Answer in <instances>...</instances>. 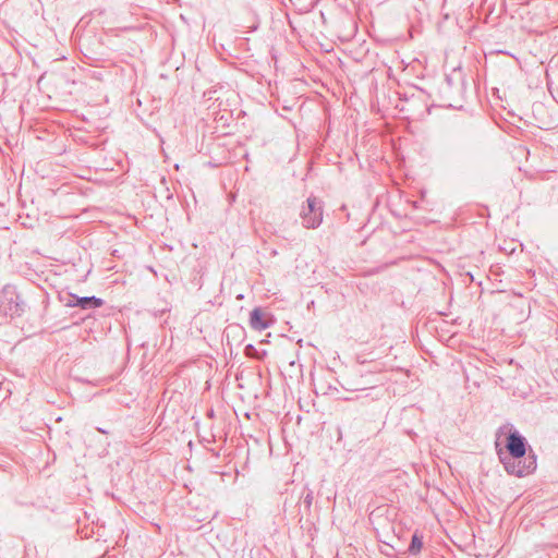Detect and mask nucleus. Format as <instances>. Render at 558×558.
Segmentation results:
<instances>
[{"label": "nucleus", "mask_w": 558, "mask_h": 558, "mask_svg": "<svg viewBox=\"0 0 558 558\" xmlns=\"http://www.w3.org/2000/svg\"><path fill=\"white\" fill-rule=\"evenodd\" d=\"M102 304H104V301L96 296L80 298L76 295H71V300L69 302L70 306H78L83 310L100 307Z\"/></svg>", "instance_id": "obj_5"}, {"label": "nucleus", "mask_w": 558, "mask_h": 558, "mask_svg": "<svg viewBox=\"0 0 558 558\" xmlns=\"http://www.w3.org/2000/svg\"><path fill=\"white\" fill-rule=\"evenodd\" d=\"M507 450L509 451L508 458L522 459L526 457L525 439L518 432L510 433L507 438Z\"/></svg>", "instance_id": "obj_4"}, {"label": "nucleus", "mask_w": 558, "mask_h": 558, "mask_svg": "<svg viewBox=\"0 0 558 558\" xmlns=\"http://www.w3.org/2000/svg\"><path fill=\"white\" fill-rule=\"evenodd\" d=\"M250 325L255 330H264L269 327V323L264 318L259 308H254L250 315Z\"/></svg>", "instance_id": "obj_6"}, {"label": "nucleus", "mask_w": 558, "mask_h": 558, "mask_svg": "<svg viewBox=\"0 0 558 558\" xmlns=\"http://www.w3.org/2000/svg\"><path fill=\"white\" fill-rule=\"evenodd\" d=\"M0 314L10 317L20 315L19 295L11 287L0 291Z\"/></svg>", "instance_id": "obj_3"}, {"label": "nucleus", "mask_w": 558, "mask_h": 558, "mask_svg": "<svg viewBox=\"0 0 558 558\" xmlns=\"http://www.w3.org/2000/svg\"><path fill=\"white\" fill-rule=\"evenodd\" d=\"M500 461L508 474L518 477L526 476L536 470V456L532 451L522 459L502 458L500 456Z\"/></svg>", "instance_id": "obj_1"}, {"label": "nucleus", "mask_w": 558, "mask_h": 558, "mask_svg": "<svg viewBox=\"0 0 558 558\" xmlns=\"http://www.w3.org/2000/svg\"><path fill=\"white\" fill-rule=\"evenodd\" d=\"M302 225L307 229H315L323 221L322 203L316 197H308L306 204L302 206L300 211Z\"/></svg>", "instance_id": "obj_2"}, {"label": "nucleus", "mask_w": 558, "mask_h": 558, "mask_svg": "<svg viewBox=\"0 0 558 558\" xmlns=\"http://www.w3.org/2000/svg\"><path fill=\"white\" fill-rule=\"evenodd\" d=\"M422 547H423L422 538L415 533L412 536V541L409 546V553L411 555H417L421 551Z\"/></svg>", "instance_id": "obj_7"}]
</instances>
